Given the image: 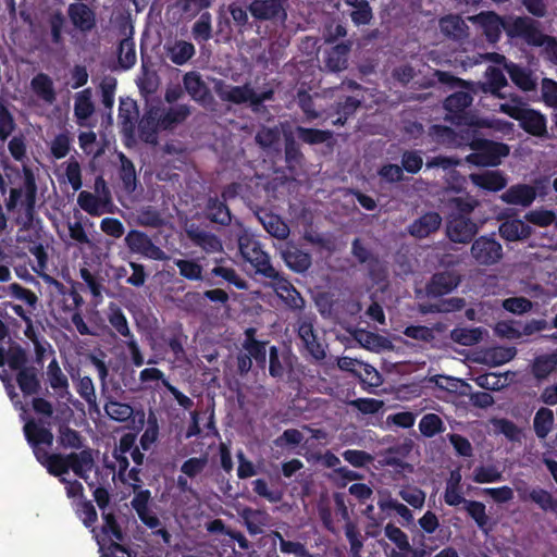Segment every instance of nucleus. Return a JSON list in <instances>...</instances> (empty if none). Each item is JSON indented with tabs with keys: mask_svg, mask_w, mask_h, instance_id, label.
Returning a JSON list of instances; mask_svg holds the SVG:
<instances>
[{
	"mask_svg": "<svg viewBox=\"0 0 557 557\" xmlns=\"http://www.w3.org/2000/svg\"><path fill=\"white\" fill-rule=\"evenodd\" d=\"M24 433L34 449L37 460L46 467L48 472L60 478L65 484L66 494L74 503L83 502L81 499L83 486L77 481L66 479L71 469L77 476L87 479V474L94 468V459L89 450L71 454L66 457L61 455L49 454V449L53 442L52 433L37 424L34 421H27L24 425Z\"/></svg>",
	"mask_w": 557,
	"mask_h": 557,
	"instance_id": "f257e3e1",
	"label": "nucleus"
},
{
	"mask_svg": "<svg viewBox=\"0 0 557 557\" xmlns=\"http://www.w3.org/2000/svg\"><path fill=\"white\" fill-rule=\"evenodd\" d=\"M431 135L438 144L442 145H469L474 152L467 157V161L475 165L495 166L509 153V147L507 145L480 139L474 135H467V137L462 136L460 140H458L454 132L444 126H433Z\"/></svg>",
	"mask_w": 557,
	"mask_h": 557,
	"instance_id": "f03ea898",
	"label": "nucleus"
},
{
	"mask_svg": "<svg viewBox=\"0 0 557 557\" xmlns=\"http://www.w3.org/2000/svg\"><path fill=\"white\" fill-rule=\"evenodd\" d=\"M104 523L97 531L92 529L94 536L99 545L100 557H129L127 550L119 544L122 541V532L111 513L103 515Z\"/></svg>",
	"mask_w": 557,
	"mask_h": 557,
	"instance_id": "7ed1b4c3",
	"label": "nucleus"
},
{
	"mask_svg": "<svg viewBox=\"0 0 557 557\" xmlns=\"http://www.w3.org/2000/svg\"><path fill=\"white\" fill-rule=\"evenodd\" d=\"M510 34H523V39L533 46L543 47L546 58L557 64V41L543 35L533 20H519L510 28Z\"/></svg>",
	"mask_w": 557,
	"mask_h": 557,
	"instance_id": "20e7f679",
	"label": "nucleus"
},
{
	"mask_svg": "<svg viewBox=\"0 0 557 557\" xmlns=\"http://www.w3.org/2000/svg\"><path fill=\"white\" fill-rule=\"evenodd\" d=\"M470 21L478 23L482 28L491 42L498 40L502 30H505L509 37H521L523 34H510V28L513 27L515 23L519 20H529L528 17H509L506 21L502 20L498 15L493 12L481 13L475 16H470Z\"/></svg>",
	"mask_w": 557,
	"mask_h": 557,
	"instance_id": "39448f33",
	"label": "nucleus"
},
{
	"mask_svg": "<svg viewBox=\"0 0 557 557\" xmlns=\"http://www.w3.org/2000/svg\"><path fill=\"white\" fill-rule=\"evenodd\" d=\"M238 245L244 259L249 262L257 272L268 276L274 275V270L270 265L268 255L247 233L239 236Z\"/></svg>",
	"mask_w": 557,
	"mask_h": 557,
	"instance_id": "423d86ee",
	"label": "nucleus"
},
{
	"mask_svg": "<svg viewBox=\"0 0 557 557\" xmlns=\"http://www.w3.org/2000/svg\"><path fill=\"white\" fill-rule=\"evenodd\" d=\"M471 102L472 97L466 91H459L449 96L445 101V109L448 112L446 119L458 125L473 126L476 119L465 113V110Z\"/></svg>",
	"mask_w": 557,
	"mask_h": 557,
	"instance_id": "0eeeda50",
	"label": "nucleus"
},
{
	"mask_svg": "<svg viewBox=\"0 0 557 557\" xmlns=\"http://www.w3.org/2000/svg\"><path fill=\"white\" fill-rule=\"evenodd\" d=\"M485 61L493 62L495 64H503L507 70L511 81L522 90L530 91L535 89L536 79L533 77L532 73L519 67L513 63H506L505 57L498 53H487L482 55Z\"/></svg>",
	"mask_w": 557,
	"mask_h": 557,
	"instance_id": "6e6552de",
	"label": "nucleus"
},
{
	"mask_svg": "<svg viewBox=\"0 0 557 557\" xmlns=\"http://www.w3.org/2000/svg\"><path fill=\"white\" fill-rule=\"evenodd\" d=\"M471 253L478 263L488 265L500 260L503 249L495 239L482 236L473 243Z\"/></svg>",
	"mask_w": 557,
	"mask_h": 557,
	"instance_id": "1a4fd4ad",
	"label": "nucleus"
},
{
	"mask_svg": "<svg viewBox=\"0 0 557 557\" xmlns=\"http://www.w3.org/2000/svg\"><path fill=\"white\" fill-rule=\"evenodd\" d=\"M125 242L133 252L140 253L153 260H165L168 256L159 247L152 244L150 238L141 232L132 231Z\"/></svg>",
	"mask_w": 557,
	"mask_h": 557,
	"instance_id": "9d476101",
	"label": "nucleus"
},
{
	"mask_svg": "<svg viewBox=\"0 0 557 557\" xmlns=\"http://www.w3.org/2000/svg\"><path fill=\"white\" fill-rule=\"evenodd\" d=\"M476 232V225L461 215H453L447 225V235L455 243H467Z\"/></svg>",
	"mask_w": 557,
	"mask_h": 557,
	"instance_id": "9b49d317",
	"label": "nucleus"
},
{
	"mask_svg": "<svg viewBox=\"0 0 557 557\" xmlns=\"http://www.w3.org/2000/svg\"><path fill=\"white\" fill-rule=\"evenodd\" d=\"M219 94L223 99L237 103L249 102L251 106L256 107L261 101L269 99L271 92H264L262 96H258L248 87L221 86Z\"/></svg>",
	"mask_w": 557,
	"mask_h": 557,
	"instance_id": "f8f14e48",
	"label": "nucleus"
},
{
	"mask_svg": "<svg viewBox=\"0 0 557 557\" xmlns=\"http://www.w3.org/2000/svg\"><path fill=\"white\" fill-rule=\"evenodd\" d=\"M164 51L166 58L174 64L183 65L195 54V47L188 41L174 39L165 42Z\"/></svg>",
	"mask_w": 557,
	"mask_h": 557,
	"instance_id": "ddd939ff",
	"label": "nucleus"
},
{
	"mask_svg": "<svg viewBox=\"0 0 557 557\" xmlns=\"http://www.w3.org/2000/svg\"><path fill=\"white\" fill-rule=\"evenodd\" d=\"M472 183L488 191L502 190L507 185L506 177L499 171H484L470 175Z\"/></svg>",
	"mask_w": 557,
	"mask_h": 557,
	"instance_id": "4468645a",
	"label": "nucleus"
},
{
	"mask_svg": "<svg viewBox=\"0 0 557 557\" xmlns=\"http://www.w3.org/2000/svg\"><path fill=\"white\" fill-rule=\"evenodd\" d=\"M536 197L535 187L529 185H516L502 195V199L511 205L530 206Z\"/></svg>",
	"mask_w": 557,
	"mask_h": 557,
	"instance_id": "2eb2a0df",
	"label": "nucleus"
},
{
	"mask_svg": "<svg viewBox=\"0 0 557 557\" xmlns=\"http://www.w3.org/2000/svg\"><path fill=\"white\" fill-rule=\"evenodd\" d=\"M32 91L44 102L51 104L55 100L53 81L47 74L39 73L30 81Z\"/></svg>",
	"mask_w": 557,
	"mask_h": 557,
	"instance_id": "dca6fc26",
	"label": "nucleus"
},
{
	"mask_svg": "<svg viewBox=\"0 0 557 557\" xmlns=\"http://www.w3.org/2000/svg\"><path fill=\"white\" fill-rule=\"evenodd\" d=\"M298 333L309 354L315 359H322L325 355L324 346L314 334L312 324L302 322L299 325Z\"/></svg>",
	"mask_w": 557,
	"mask_h": 557,
	"instance_id": "f3484780",
	"label": "nucleus"
},
{
	"mask_svg": "<svg viewBox=\"0 0 557 557\" xmlns=\"http://www.w3.org/2000/svg\"><path fill=\"white\" fill-rule=\"evenodd\" d=\"M442 223V218L435 212H430L414 221L409 228L412 236L423 238L435 232Z\"/></svg>",
	"mask_w": 557,
	"mask_h": 557,
	"instance_id": "a211bd4d",
	"label": "nucleus"
},
{
	"mask_svg": "<svg viewBox=\"0 0 557 557\" xmlns=\"http://www.w3.org/2000/svg\"><path fill=\"white\" fill-rule=\"evenodd\" d=\"M519 122L525 132L534 136H543L546 134V120L543 114L535 110L525 108Z\"/></svg>",
	"mask_w": 557,
	"mask_h": 557,
	"instance_id": "6ab92c4d",
	"label": "nucleus"
},
{
	"mask_svg": "<svg viewBox=\"0 0 557 557\" xmlns=\"http://www.w3.org/2000/svg\"><path fill=\"white\" fill-rule=\"evenodd\" d=\"M459 284V276L454 272H444L433 276L428 290L431 295L440 296L451 292Z\"/></svg>",
	"mask_w": 557,
	"mask_h": 557,
	"instance_id": "aec40b11",
	"label": "nucleus"
},
{
	"mask_svg": "<svg viewBox=\"0 0 557 557\" xmlns=\"http://www.w3.org/2000/svg\"><path fill=\"white\" fill-rule=\"evenodd\" d=\"M149 496L150 495L148 491L139 492L132 500V505L134 509L137 511L141 521L150 529H154L160 525V521L158 517L153 512H151L147 507Z\"/></svg>",
	"mask_w": 557,
	"mask_h": 557,
	"instance_id": "412c9836",
	"label": "nucleus"
},
{
	"mask_svg": "<svg viewBox=\"0 0 557 557\" xmlns=\"http://www.w3.org/2000/svg\"><path fill=\"white\" fill-rule=\"evenodd\" d=\"M249 9L250 13L257 18L269 20L280 14L283 17L285 16L280 0H256Z\"/></svg>",
	"mask_w": 557,
	"mask_h": 557,
	"instance_id": "4be33fe9",
	"label": "nucleus"
},
{
	"mask_svg": "<svg viewBox=\"0 0 557 557\" xmlns=\"http://www.w3.org/2000/svg\"><path fill=\"white\" fill-rule=\"evenodd\" d=\"M276 295L290 308L299 309L304 300L294 286L284 278H276L274 282Z\"/></svg>",
	"mask_w": 557,
	"mask_h": 557,
	"instance_id": "5701e85b",
	"label": "nucleus"
},
{
	"mask_svg": "<svg viewBox=\"0 0 557 557\" xmlns=\"http://www.w3.org/2000/svg\"><path fill=\"white\" fill-rule=\"evenodd\" d=\"M282 257L286 264L296 272L306 271L311 263V259L308 253L298 250L290 244L286 245V248L282 251Z\"/></svg>",
	"mask_w": 557,
	"mask_h": 557,
	"instance_id": "b1692460",
	"label": "nucleus"
},
{
	"mask_svg": "<svg viewBox=\"0 0 557 557\" xmlns=\"http://www.w3.org/2000/svg\"><path fill=\"white\" fill-rule=\"evenodd\" d=\"M485 77L486 82L483 85V90L491 92L497 98L505 99L506 95L500 92V89L507 85L504 73L495 66H488L485 72Z\"/></svg>",
	"mask_w": 557,
	"mask_h": 557,
	"instance_id": "393cba45",
	"label": "nucleus"
},
{
	"mask_svg": "<svg viewBox=\"0 0 557 557\" xmlns=\"http://www.w3.org/2000/svg\"><path fill=\"white\" fill-rule=\"evenodd\" d=\"M499 233L507 240H519L530 236L531 227L521 220H511L500 225Z\"/></svg>",
	"mask_w": 557,
	"mask_h": 557,
	"instance_id": "a878e982",
	"label": "nucleus"
},
{
	"mask_svg": "<svg viewBox=\"0 0 557 557\" xmlns=\"http://www.w3.org/2000/svg\"><path fill=\"white\" fill-rule=\"evenodd\" d=\"M159 110H150L139 122V135L146 143L154 144L160 120Z\"/></svg>",
	"mask_w": 557,
	"mask_h": 557,
	"instance_id": "bb28decb",
	"label": "nucleus"
},
{
	"mask_svg": "<svg viewBox=\"0 0 557 557\" xmlns=\"http://www.w3.org/2000/svg\"><path fill=\"white\" fill-rule=\"evenodd\" d=\"M250 534H259L268 524L269 517L264 511L244 508L239 511Z\"/></svg>",
	"mask_w": 557,
	"mask_h": 557,
	"instance_id": "cd10ccee",
	"label": "nucleus"
},
{
	"mask_svg": "<svg viewBox=\"0 0 557 557\" xmlns=\"http://www.w3.org/2000/svg\"><path fill=\"white\" fill-rule=\"evenodd\" d=\"M70 16L72 22L78 28L90 29L95 24L92 11L84 3H75L70 7Z\"/></svg>",
	"mask_w": 557,
	"mask_h": 557,
	"instance_id": "c85d7f7f",
	"label": "nucleus"
},
{
	"mask_svg": "<svg viewBox=\"0 0 557 557\" xmlns=\"http://www.w3.org/2000/svg\"><path fill=\"white\" fill-rule=\"evenodd\" d=\"M75 116L81 125L92 114L94 104L91 102V92L89 89L77 92L74 104Z\"/></svg>",
	"mask_w": 557,
	"mask_h": 557,
	"instance_id": "c756f323",
	"label": "nucleus"
},
{
	"mask_svg": "<svg viewBox=\"0 0 557 557\" xmlns=\"http://www.w3.org/2000/svg\"><path fill=\"white\" fill-rule=\"evenodd\" d=\"M260 221L265 231L276 238L285 239L289 234V227L287 224L275 214L265 213L260 218Z\"/></svg>",
	"mask_w": 557,
	"mask_h": 557,
	"instance_id": "7c9ffc66",
	"label": "nucleus"
},
{
	"mask_svg": "<svg viewBox=\"0 0 557 557\" xmlns=\"http://www.w3.org/2000/svg\"><path fill=\"white\" fill-rule=\"evenodd\" d=\"M348 45H337L327 52L326 66L330 71H342L347 66Z\"/></svg>",
	"mask_w": 557,
	"mask_h": 557,
	"instance_id": "2f4dec72",
	"label": "nucleus"
},
{
	"mask_svg": "<svg viewBox=\"0 0 557 557\" xmlns=\"http://www.w3.org/2000/svg\"><path fill=\"white\" fill-rule=\"evenodd\" d=\"M186 232L196 244L208 252L219 251L222 248L220 240L214 235L205 233L193 226L187 228Z\"/></svg>",
	"mask_w": 557,
	"mask_h": 557,
	"instance_id": "473e14b6",
	"label": "nucleus"
},
{
	"mask_svg": "<svg viewBox=\"0 0 557 557\" xmlns=\"http://www.w3.org/2000/svg\"><path fill=\"white\" fill-rule=\"evenodd\" d=\"M484 334H486V332L481 327H459L451 332V338L458 344L471 346L482 341Z\"/></svg>",
	"mask_w": 557,
	"mask_h": 557,
	"instance_id": "72a5a7b5",
	"label": "nucleus"
},
{
	"mask_svg": "<svg viewBox=\"0 0 557 557\" xmlns=\"http://www.w3.org/2000/svg\"><path fill=\"white\" fill-rule=\"evenodd\" d=\"M184 85L187 92L196 100L205 102L208 96V90L201 82L198 74L190 72L184 77Z\"/></svg>",
	"mask_w": 557,
	"mask_h": 557,
	"instance_id": "f704fd0d",
	"label": "nucleus"
},
{
	"mask_svg": "<svg viewBox=\"0 0 557 557\" xmlns=\"http://www.w3.org/2000/svg\"><path fill=\"white\" fill-rule=\"evenodd\" d=\"M516 354L513 347H495L485 351L484 361L491 366H500L513 359Z\"/></svg>",
	"mask_w": 557,
	"mask_h": 557,
	"instance_id": "c9c22d12",
	"label": "nucleus"
},
{
	"mask_svg": "<svg viewBox=\"0 0 557 557\" xmlns=\"http://www.w3.org/2000/svg\"><path fill=\"white\" fill-rule=\"evenodd\" d=\"M557 366V350L549 355H543L535 359L533 373L537 379H544L552 373Z\"/></svg>",
	"mask_w": 557,
	"mask_h": 557,
	"instance_id": "e433bc0d",
	"label": "nucleus"
},
{
	"mask_svg": "<svg viewBox=\"0 0 557 557\" xmlns=\"http://www.w3.org/2000/svg\"><path fill=\"white\" fill-rule=\"evenodd\" d=\"M47 375L50 383V386L59 392L60 394H64L67 392V379L61 371L58 362L52 360L47 369Z\"/></svg>",
	"mask_w": 557,
	"mask_h": 557,
	"instance_id": "4c0bfd02",
	"label": "nucleus"
},
{
	"mask_svg": "<svg viewBox=\"0 0 557 557\" xmlns=\"http://www.w3.org/2000/svg\"><path fill=\"white\" fill-rule=\"evenodd\" d=\"M77 203L91 215H100L104 212V203L97 196L88 191H82L78 195Z\"/></svg>",
	"mask_w": 557,
	"mask_h": 557,
	"instance_id": "58836bf2",
	"label": "nucleus"
},
{
	"mask_svg": "<svg viewBox=\"0 0 557 557\" xmlns=\"http://www.w3.org/2000/svg\"><path fill=\"white\" fill-rule=\"evenodd\" d=\"M137 116L136 104L131 99H123L120 102L119 119L123 125V129L127 132L133 131V122Z\"/></svg>",
	"mask_w": 557,
	"mask_h": 557,
	"instance_id": "ea45409f",
	"label": "nucleus"
},
{
	"mask_svg": "<svg viewBox=\"0 0 557 557\" xmlns=\"http://www.w3.org/2000/svg\"><path fill=\"white\" fill-rule=\"evenodd\" d=\"M553 423V411L547 408H541L534 417V429L537 436L544 438L550 432Z\"/></svg>",
	"mask_w": 557,
	"mask_h": 557,
	"instance_id": "a19ab883",
	"label": "nucleus"
},
{
	"mask_svg": "<svg viewBox=\"0 0 557 557\" xmlns=\"http://www.w3.org/2000/svg\"><path fill=\"white\" fill-rule=\"evenodd\" d=\"M441 30L449 37L459 38L465 33V22L457 15H449L441 20Z\"/></svg>",
	"mask_w": 557,
	"mask_h": 557,
	"instance_id": "79ce46f5",
	"label": "nucleus"
},
{
	"mask_svg": "<svg viewBox=\"0 0 557 557\" xmlns=\"http://www.w3.org/2000/svg\"><path fill=\"white\" fill-rule=\"evenodd\" d=\"M106 413L115 421L123 422L133 416V408L124 403L110 400L104 407Z\"/></svg>",
	"mask_w": 557,
	"mask_h": 557,
	"instance_id": "37998d69",
	"label": "nucleus"
},
{
	"mask_svg": "<svg viewBox=\"0 0 557 557\" xmlns=\"http://www.w3.org/2000/svg\"><path fill=\"white\" fill-rule=\"evenodd\" d=\"M419 430L424 436L432 437L443 431V421L437 414H425L419 422Z\"/></svg>",
	"mask_w": 557,
	"mask_h": 557,
	"instance_id": "c03bdc74",
	"label": "nucleus"
},
{
	"mask_svg": "<svg viewBox=\"0 0 557 557\" xmlns=\"http://www.w3.org/2000/svg\"><path fill=\"white\" fill-rule=\"evenodd\" d=\"M385 536L392 541L401 552H410L411 545L407 534L399 528L388 523L384 529Z\"/></svg>",
	"mask_w": 557,
	"mask_h": 557,
	"instance_id": "a18cd8bd",
	"label": "nucleus"
},
{
	"mask_svg": "<svg viewBox=\"0 0 557 557\" xmlns=\"http://www.w3.org/2000/svg\"><path fill=\"white\" fill-rule=\"evenodd\" d=\"M246 342L244 344L245 350L251 358H255L257 361L264 362L265 361V346L263 343L257 342L253 339V330H248L246 332Z\"/></svg>",
	"mask_w": 557,
	"mask_h": 557,
	"instance_id": "49530a36",
	"label": "nucleus"
},
{
	"mask_svg": "<svg viewBox=\"0 0 557 557\" xmlns=\"http://www.w3.org/2000/svg\"><path fill=\"white\" fill-rule=\"evenodd\" d=\"M346 3L354 7L351 18L356 24H367L371 18V10L364 0H346Z\"/></svg>",
	"mask_w": 557,
	"mask_h": 557,
	"instance_id": "de8ad7c7",
	"label": "nucleus"
},
{
	"mask_svg": "<svg viewBox=\"0 0 557 557\" xmlns=\"http://www.w3.org/2000/svg\"><path fill=\"white\" fill-rule=\"evenodd\" d=\"M17 382L22 392L26 395L36 393L38 388V381L34 370L32 369L21 370L17 376Z\"/></svg>",
	"mask_w": 557,
	"mask_h": 557,
	"instance_id": "09e8293b",
	"label": "nucleus"
},
{
	"mask_svg": "<svg viewBox=\"0 0 557 557\" xmlns=\"http://www.w3.org/2000/svg\"><path fill=\"white\" fill-rule=\"evenodd\" d=\"M359 341L366 348L373 351H381L392 348V343L387 338L372 333L362 334Z\"/></svg>",
	"mask_w": 557,
	"mask_h": 557,
	"instance_id": "8fccbe9b",
	"label": "nucleus"
},
{
	"mask_svg": "<svg viewBox=\"0 0 557 557\" xmlns=\"http://www.w3.org/2000/svg\"><path fill=\"white\" fill-rule=\"evenodd\" d=\"M180 274L188 280H201L202 268L194 260H175Z\"/></svg>",
	"mask_w": 557,
	"mask_h": 557,
	"instance_id": "3c124183",
	"label": "nucleus"
},
{
	"mask_svg": "<svg viewBox=\"0 0 557 557\" xmlns=\"http://www.w3.org/2000/svg\"><path fill=\"white\" fill-rule=\"evenodd\" d=\"M524 218L529 223L541 227L548 226L556 220L555 213L546 209L532 210Z\"/></svg>",
	"mask_w": 557,
	"mask_h": 557,
	"instance_id": "603ef678",
	"label": "nucleus"
},
{
	"mask_svg": "<svg viewBox=\"0 0 557 557\" xmlns=\"http://www.w3.org/2000/svg\"><path fill=\"white\" fill-rule=\"evenodd\" d=\"M304 433L299 430H286L280 437L274 441L275 446L282 448H294L304 441Z\"/></svg>",
	"mask_w": 557,
	"mask_h": 557,
	"instance_id": "864d4df0",
	"label": "nucleus"
},
{
	"mask_svg": "<svg viewBox=\"0 0 557 557\" xmlns=\"http://www.w3.org/2000/svg\"><path fill=\"white\" fill-rule=\"evenodd\" d=\"M119 61L125 69L131 67L136 61L134 42L131 39H124L119 47Z\"/></svg>",
	"mask_w": 557,
	"mask_h": 557,
	"instance_id": "5fc2aeb1",
	"label": "nucleus"
},
{
	"mask_svg": "<svg viewBox=\"0 0 557 557\" xmlns=\"http://www.w3.org/2000/svg\"><path fill=\"white\" fill-rule=\"evenodd\" d=\"M25 361V355L18 347L11 348L7 355L0 349V366L8 363L13 370H20Z\"/></svg>",
	"mask_w": 557,
	"mask_h": 557,
	"instance_id": "6e6d98bb",
	"label": "nucleus"
},
{
	"mask_svg": "<svg viewBox=\"0 0 557 557\" xmlns=\"http://www.w3.org/2000/svg\"><path fill=\"white\" fill-rule=\"evenodd\" d=\"M109 321L111 325L123 336L131 334L127 320L121 309L116 306H110Z\"/></svg>",
	"mask_w": 557,
	"mask_h": 557,
	"instance_id": "4d7b16f0",
	"label": "nucleus"
},
{
	"mask_svg": "<svg viewBox=\"0 0 557 557\" xmlns=\"http://www.w3.org/2000/svg\"><path fill=\"white\" fill-rule=\"evenodd\" d=\"M121 160V177L128 191L135 189L136 173L133 163L127 160L123 154H120Z\"/></svg>",
	"mask_w": 557,
	"mask_h": 557,
	"instance_id": "13d9d810",
	"label": "nucleus"
},
{
	"mask_svg": "<svg viewBox=\"0 0 557 557\" xmlns=\"http://www.w3.org/2000/svg\"><path fill=\"white\" fill-rule=\"evenodd\" d=\"M297 136L305 143L318 144L327 140L331 137V133L325 131L298 127Z\"/></svg>",
	"mask_w": 557,
	"mask_h": 557,
	"instance_id": "bf43d9fd",
	"label": "nucleus"
},
{
	"mask_svg": "<svg viewBox=\"0 0 557 557\" xmlns=\"http://www.w3.org/2000/svg\"><path fill=\"white\" fill-rule=\"evenodd\" d=\"M358 375L360 379L370 386L377 387L382 384V376L379 371L370 364L360 363L358 368Z\"/></svg>",
	"mask_w": 557,
	"mask_h": 557,
	"instance_id": "052dcab7",
	"label": "nucleus"
},
{
	"mask_svg": "<svg viewBox=\"0 0 557 557\" xmlns=\"http://www.w3.org/2000/svg\"><path fill=\"white\" fill-rule=\"evenodd\" d=\"M209 218L218 223L224 224L230 221L228 209L218 200L211 199L208 205Z\"/></svg>",
	"mask_w": 557,
	"mask_h": 557,
	"instance_id": "680f3d73",
	"label": "nucleus"
},
{
	"mask_svg": "<svg viewBox=\"0 0 557 557\" xmlns=\"http://www.w3.org/2000/svg\"><path fill=\"white\" fill-rule=\"evenodd\" d=\"M500 478L502 473L493 466L476 468L473 473V480L476 483H493Z\"/></svg>",
	"mask_w": 557,
	"mask_h": 557,
	"instance_id": "e2e57ef3",
	"label": "nucleus"
},
{
	"mask_svg": "<svg viewBox=\"0 0 557 557\" xmlns=\"http://www.w3.org/2000/svg\"><path fill=\"white\" fill-rule=\"evenodd\" d=\"M466 509L481 529L486 527L488 517L485 512V506L482 503L466 502Z\"/></svg>",
	"mask_w": 557,
	"mask_h": 557,
	"instance_id": "0e129e2a",
	"label": "nucleus"
},
{
	"mask_svg": "<svg viewBox=\"0 0 557 557\" xmlns=\"http://www.w3.org/2000/svg\"><path fill=\"white\" fill-rule=\"evenodd\" d=\"M64 178L74 190H78L82 187V175L78 162L69 161L65 163Z\"/></svg>",
	"mask_w": 557,
	"mask_h": 557,
	"instance_id": "69168bd1",
	"label": "nucleus"
},
{
	"mask_svg": "<svg viewBox=\"0 0 557 557\" xmlns=\"http://www.w3.org/2000/svg\"><path fill=\"white\" fill-rule=\"evenodd\" d=\"M400 497L414 508H421L425 500V494L416 487H406L399 492Z\"/></svg>",
	"mask_w": 557,
	"mask_h": 557,
	"instance_id": "338daca9",
	"label": "nucleus"
},
{
	"mask_svg": "<svg viewBox=\"0 0 557 557\" xmlns=\"http://www.w3.org/2000/svg\"><path fill=\"white\" fill-rule=\"evenodd\" d=\"M542 97L544 102L553 108H557V83L549 78L542 81Z\"/></svg>",
	"mask_w": 557,
	"mask_h": 557,
	"instance_id": "774afa93",
	"label": "nucleus"
}]
</instances>
